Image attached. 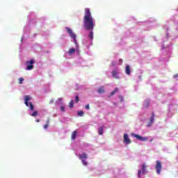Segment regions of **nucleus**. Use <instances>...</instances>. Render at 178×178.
<instances>
[{"mask_svg":"<svg viewBox=\"0 0 178 178\" xmlns=\"http://www.w3.org/2000/svg\"><path fill=\"white\" fill-rule=\"evenodd\" d=\"M83 27L86 30H90L92 31L94 30V18L91 14L90 8H86L84 13V17L83 19Z\"/></svg>","mask_w":178,"mask_h":178,"instance_id":"f257e3e1","label":"nucleus"},{"mask_svg":"<svg viewBox=\"0 0 178 178\" xmlns=\"http://www.w3.org/2000/svg\"><path fill=\"white\" fill-rule=\"evenodd\" d=\"M65 29L67 30L68 34H70L71 38H73L75 45L78 47L79 44H77V40L76 39V34H74L73 31L69 27H65Z\"/></svg>","mask_w":178,"mask_h":178,"instance_id":"f03ea898","label":"nucleus"},{"mask_svg":"<svg viewBox=\"0 0 178 178\" xmlns=\"http://www.w3.org/2000/svg\"><path fill=\"white\" fill-rule=\"evenodd\" d=\"M30 99H31V97H30V95H26L25 99H24L25 101L24 104L26 106H29V108L31 111H34V105H33V103L32 102L29 103V101H30Z\"/></svg>","mask_w":178,"mask_h":178,"instance_id":"7ed1b4c3","label":"nucleus"},{"mask_svg":"<svg viewBox=\"0 0 178 178\" xmlns=\"http://www.w3.org/2000/svg\"><path fill=\"white\" fill-rule=\"evenodd\" d=\"M147 163H144L142 165L141 170H139L138 172V177H141V175H147Z\"/></svg>","mask_w":178,"mask_h":178,"instance_id":"20e7f679","label":"nucleus"},{"mask_svg":"<svg viewBox=\"0 0 178 178\" xmlns=\"http://www.w3.org/2000/svg\"><path fill=\"white\" fill-rule=\"evenodd\" d=\"M155 169L157 175H161V172H162V163L161 161H156Z\"/></svg>","mask_w":178,"mask_h":178,"instance_id":"39448f33","label":"nucleus"},{"mask_svg":"<svg viewBox=\"0 0 178 178\" xmlns=\"http://www.w3.org/2000/svg\"><path fill=\"white\" fill-rule=\"evenodd\" d=\"M131 136L133 137H135V138H137V140H139L140 141H147V140H148V138L143 137L138 134H131Z\"/></svg>","mask_w":178,"mask_h":178,"instance_id":"423d86ee","label":"nucleus"},{"mask_svg":"<svg viewBox=\"0 0 178 178\" xmlns=\"http://www.w3.org/2000/svg\"><path fill=\"white\" fill-rule=\"evenodd\" d=\"M26 65H30L26 66V70H33V69H34V60L27 61Z\"/></svg>","mask_w":178,"mask_h":178,"instance_id":"0eeeda50","label":"nucleus"},{"mask_svg":"<svg viewBox=\"0 0 178 178\" xmlns=\"http://www.w3.org/2000/svg\"><path fill=\"white\" fill-rule=\"evenodd\" d=\"M124 143L127 145L131 144V140L129 138V135L127 134H124Z\"/></svg>","mask_w":178,"mask_h":178,"instance_id":"6e6552de","label":"nucleus"},{"mask_svg":"<svg viewBox=\"0 0 178 178\" xmlns=\"http://www.w3.org/2000/svg\"><path fill=\"white\" fill-rule=\"evenodd\" d=\"M154 116H155V114L152 113V116L149 118V121L147 123V127H151V126H152V124H154Z\"/></svg>","mask_w":178,"mask_h":178,"instance_id":"1a4fd4ad","label":"nucleus"},{"mask_svg":"<svg viewBox=\"0 0 178 178\" xmlns=\"http://www.w3.org/2000/svg\"><path fill=\"white\" fill-rule=\"evenodd\" d=\"M125 72H126V74H127L128 76H130V73H131L130 65H127L125 67Z\"/></svg>","mask_w":178,"mask_h":178,"instance_id":"9d476101","label":"nucleus"},{"mask_svg":"<svg viewBox=\"0 0 178 178\" xmlns=\"http://www.w3.org/2000/svg\"><path fill=\"white\" fill-rule=\"evenodd\" d=\"M79 158L81 160L87 159L88 158L87 154L83 153L82 154H79Z\"/></svg>","mask_w":178,"mask_h":178,"instance_id":"9b49d317","label":"nucleus"},{"mask_svg":"<svg viewBox=\"0 0 178 178\" xmlns=\"http://www.w3.org/2000/svg\"><path fill=\"white\" fill-rule=\"evenodd\" d=\"M76 137H77V131H74L71 135V139L76 140Z\"/></svg>","mask_w":178,"mask_h":178,"instance_id":"f8f14e48","label":"nucleus"},{"mask_svg":"<svg viewBox=\"0 0 178 178\" xmlns=\"http://www.w3.org/2000/svg\"><path fill=\"white\" fill-rule=\"evenodd\" d=\"M97 92L99 94H104V92H105V89H104V86L99 87L98 90H97Z\"/></svg>","mask_w":178,"mask_h":178,"instance_id":"ddd939ff","label":"nucleus"},{"mask_svg":"<svg viewBox=\"0 0 178 178\" xmlns=\"http://www.w3.org/2000/svg\"><path fill=\"white\" fill-rule=\"evenodd\" d=\"M99 136H102L104 134V127H100L98 129Z\"/></svg>","mask_w":178,"mask_h":178,"instance_id":"4468645a","label":"nucleus"},{"mask_svg":"<svg viewBox=\"0 0 178 178\" xmlns=\"http://www.w3.org/2000/svg\"><path fill=\"white\" fill-rule=\"evenodd\" d=\"M68 54L70 55H73L74 54H76V49H74V48H71L68 50Z\"/></svg>","mask_w":178,"mask_h":178,"instance_id":"2eb2a0df","label":"nucleus"},{"mask_svg":"<svg viewBox=\"0 0 178 178\" xmlns=\"http://www.w3.org/2000/svg\"><path fill=\"white\" fill-rule=\"evenodd\" d=\"M112 76L114 77V79H119V76H118V71H113Z\"/></svg>","mask_w":178,"mask_h":178,"instance_id":"dca6fc26","label":"nucleus"},{"mask_svg":"<svg viewBox=\"0 0 178 178\" xmlns=\"http://www.w3.org/2000/svg\"><path fill=\"white\" fill-rule=\"evenodd\" d=\"M148 106H149V100H145V103L143 104V107L145 108H148Z\"/></svg>","mask_w":178,"mask_h":178,"instance_id":"f3484780","label":"nucleus"},{"mask_svg":"<svg viewBox=\"0 0 178 178\" xmlns=\"http://www.w3.org/2000/svg\"><path fill=\"white\" fill-rule=\"evenodd\" d=\"M88 38H89L90 40H94V32L90 31V32L89 33Z\"/></svg>","mask_w":178,"mask_h":178,"instance_id":"a211bd4d","label":"nucleus"},{"mask_svg":"<svg viewBox=\"0 0 178 178\" xmlns=\"http://www.w3.org/2000/svg\"><path fill=\"white\" fill-rule=\"evenodd\" d=\"M74 104V100H71L69 103V108H73Z\"/></svg>","mask_w":178,"mask_h":178,"instance_id":"6ab92c4d","label":"nucleus"},{"mask_svg":"<svg viewBox=\"0 0 178 178\" xmlns=\"http://www.w3.org/2000/svg\"><path fill=\"white\" fill-rule=\"evenodd\" d=\"M117 91H119V88H115V89L113 92H111V97L113 95H115V94H116Z\"/></svg>","mask_w":178,"mask_h":178,"instance_id":"aec40b11","label":"nucleus"},{"mask_svg":"<svg viewBox=\"0 0 178 178\" xmlns=\"http://www.w3.org/2000/svg\"><path fill=\"white\" fill-rule=\"evenodd\" d=\"M77 115H78V116L83 117V116H84V111H78Z\"/></svg>","mask_w":178,"mask_h":178,"instance_id":"412c9836","label":"nucleus"},{"mask_svg":"<svg viewBox=\"0 0 178 178\" xmlns=\"http://www.w3.org/2000/svg\"><path fill=\"white\" fill-rule=\"evenodd\" d=\"M18 81H19V84H22L23 81H24V79L22 77L19 78Z\"/></svg>","mask_w":178,"mask_h":178,"instance_id":"4be33fe9","label":"nucleus"},{"mask_svg":"<svg viewBox=\"0 0 178 178\" xmlns=\"http://www.w3.org/2000/svg\"><path fill=\"white\" fill-rule=\"evenodd\" d=\"M81 161H82V163L83 165H84V166H87V165L88 164V163L84 159H82Z\"/></svg>","mask_w":178,"mask_h":178,"instance_id":"5701e85b","label":"nucleus"},{"mask_svg":"<svg viewBox=\"0 0 178 178\" xmlns=\"http://www.w3.org/2000/svg\"><path fill=\"white\" fill-rule=\"evenodd\" d=\"M37 115H38V111H34L31 115V116H37Z\"/></svg>","mask_w":178,"mask_h":178,"instance_id":"b1692460","label":"nucleus"},{"mask_svg":"<svg viewBox=\"0 0 178 178\" xmlns=\"http://www.w3.org/2000/svg\"><path fill=\"white\" fill-rule=\"evenodd\" d=\"M79 101H80V99H79V96H76L75 97V102H76V104H77V102H79Z\"/></svg>","mask_w":178,"mask_h":178,"instance_id":"393cba45","label":"nucleus"},{"mask_svg":"<svg viewBox=\"0 0 178 178\" xmlns=\"http://www.w3.org/2000/svg\"><path fill=\"white\" fill-rule=\"evenodd\" d=\"M85 108H86L88 111H89V109H90V104H86V105L85 106Z\"/></svg>","mask_w":178,"mask_h":178,"instance_id":"a878e982","label":"nucleus"},{"mask_svg":"<svg viewBox=\"0 0 178 178\" xmlns=\"http://www.w3.org/2000/svg\"><path fill=\"white\" fill-rule=\"evenodd\" d=\"M60 111H62V112H65V106H61Z\"/></svg>","mask_w":178,"mask_h":178,"instance_id":"bb28decb","label":"nucleus"},{"mask_svg":"<svg viewBox=\"0 0 178 178\" xmlns=\"http://www.w3.org/2000/svg\"><path fill=\"white\" fill-rule=\"evenodd\" d=\"M50 120H51L49 118H47V120H46V124H49Z\"/></svg>","mask_w":178,"mask_h":178,"instance_id":"cd10ccee","label":"nucleus"},{"mask_svg":"<svg viewBox=\"0 0 178 178\" xmlns=\"http://www.w3.org/2000/svg\"><path fill=\"white\" fill-rule=\"evenodd\" d=\"M48 126H49V124H46L44 125L43 128L47 129H48Z\"/></svg>","mask_w":178,"mask_h":178,"instance_id":"c85d7f7f","label":"nucleus"},{"mask_svg":"<svg viewBox=\"0 0 178 178\" xmlns=\"http://www.w3.org/2000/svg\"><path fill=\"white\" fill-rule=\"evenodd\" d=\"M119 99H120L121 102L123 101V96L120 95L119 96Z\"/></svg>","mask_w":178,"mask_h":178,"instance_id":"c756f323","label":"nucleus"},{"mask_svg":"<svg viewBox=\"0 0 178 178\" xmlns=\"http://www.w3.org/2000/svg\"><path fill=\"white\" fill-rule=\"evenodd\" d=\"M58 102H62V101H63V99L60 97L58 99Z\"/></svg>","mask_w":178,"mask_h":178,"instance_id":"7c9ffc66","label":"nucleus"},{"mask_svg":"<svg viewBox=\"0 0 178 178\" xmlns=\"http://www.w3.org/2000/svg\"><path fill=\"white\" fill-rule=\"evenodd\" d=\"M174 79H177L178 77V74H176L173 76Z\"/></svg>","mask_w":178,"mask_h":178,"instance_id":"2f4dec72","label":"nucleus"},{"mask_svg":"<svg viewBox=\"0 0 178 178\" xmlns=\"http://www.w3.org/2000/svg\"><path fill=\"white\" fill-rule=\"evenodd\" d=\"M35 122H37V123H40V120H35Z\"/></svg>","mask_w":178,"mask_h":178,"instance_id":"473e14b6","label":"nucleus"},{"mask_svg":"<svg viewBox=\"0 0 178 178\" xmlns=\"http://www.w3.org/2000/svg\"><path fill=\"white\" fill-rule=\"evenodd\" d=\"M112 65H113V66H115V62H112Z\"/></svg>","mask_w":178,"mask_h":178,"instance_id":"72a5a7b5","label":"nucleus"},{"mask_svg":"<svg viewBox=\"0 0 178 178\" xmlns=\"http://www.w3.org/2000/svg\"><path fill=\"white\" fill-rule=\"evenodd\" d=\"M149 141L150 143H152V141H154V139H151Z\"/></svg>","mask_w":178,"mask_h":178,"instance_id":"f704fd0d","label":"nucleus"},{"mask_svg":"<svg viewBox=\"0 0 178 178\" xmlns=\"http://www.w3.org/2000/svg\"><path fill=\"white\" fill-rule=\"evenodd\" d=\"M119 62H122V58H120V59L119 60Z\"/></svg>","mask_w":178,"mask_h":178,"instance_id":"c9c22d12","label":"nucleus"}]
</instances>
